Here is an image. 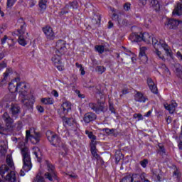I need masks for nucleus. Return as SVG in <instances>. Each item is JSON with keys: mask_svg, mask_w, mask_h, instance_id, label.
Segmentation results:
<instances>
[{"mask_svg": "<svg viewBox=\"0 0 182 182\" xmlns=\"http://www.w3.org/2000/svg\"><path fill=\"white\" fill-rule=\"evenodd\" d=\"M129 39L132 42H141V33H133L129 36Z\"/></svg>", "mask_w": 182, "mask_h": 182, "instance_id": "6ab92c4d", "label": "nucleus"}, {"mask_svg": "<svg viewBox=\"0 0 182 182\" xmlns=\"http://www.w3.org/2000/svg\"><path fill=\"white\" fill-rule=\"evenodd\" d=\"M33 182H46V171L40 169Z\"/></svg>", "mask_w": 182, "mask_h": 182, "instance_id": "9b49d317", "label": "nucleus"}, {"mask_svg": "<svg viewBox=\"0 0 182 182\" xmlns=\"http://www.w3.org/2000/svg\"><path fill=\"white\" fill-rule=\"evenodd\" d=\"M9 90L11 93L19 92L18 100L26 106V107H32L35 103V97L29 90V85L25 82H21L19 77L12 80L9 84Z\"/></svg>", "mask_w": 182, "mask_h": 182, "instance_id": "f257e3e1", "label": "nucleus"}, {"mask_svg": "<svg viewBox=\"0 0 182 182\" xmlns=\"http://www.w3.org/2000/svg\"><path fill=\"white\" fill-rule=\"evenodd\" d=\"M80 72H81V75H85L86 72L85 71V68H83V67H82L80 69Z\"/></svg>", "mask_w": 182, "mask_h": 182, "instance_id": "338daca9", "label": "nucleus"}, {"mask_svg": "<svg viewBox=\"0 0 182 182\" xmlns=\"http://www.w3.org/2000/svg\"><path fill=\"white\" fill-rule=\"evenodd\" d=\"M139 58L141 60V62H142V63H147V55H139Z\"/></svg>", "mask_w": 182, "mask_h": 182, "instance_id": "49530a36", "label": "nucleus"}, {"mask_svg": "<svg viewBox=\"0 0 182 182\" xmlns=\"http://www.w3.org/2000/svg\"><path fill=\"white\" fill-rule=\"evenodd\" d=\"M75 92H76L77 95H78L79 97H81L82 99H83L85 97V95H80V91L76 90Z\"/></svg>", "mask_w": 182, "mask_h": 182, "instance_id": "680f3d73", "label": "nucleus"}, {"mask_svg": "<svg viewBox=\"0 0 182 182\" xmlns=\"http://www.w3.org/2000/svg\"><path fill=\"white\" fill-rule=\"evenodd\" d=\"M46 164L48 171L46 175V178H48L49 181H53V180H56V172H55V166H53V165L48 161Z\"/></svg>", "mask_w": 182, "mask_h": 182, "instance_id": "423d86ee", "label": "nucleus"}, {"mask_svg": "<svg viewBox=\"0 0 182 182\" xmlns=\"http://www.w3.org/2000/svg\"><path fill=\"white\" fill-rule=\"evenodd\" d=\"M150 5L155 11L160 9V0H150Z\"/></svg>", "mask_w": 182, "mask_h": 182, "instance_id": "b1692460", "label": "nucleus"}, {"mask_svg": "<svg viewBox=\"0 0 182 182\" xmlns=\"http://www.w3.org/2000/svg\"><path fill=\"white\" fill-rule=\"evenodd\" d=\"M146 83L152 93H154L155 95H157L158 90H157V85L154 83V81H153V79L149 77L146 80Z\"/></svg>", "mask_w": 182, "mask_h": 182, "instance_id": "4468645a", "label": "nucleus"}, {"mask_svg": "<svg viewBox=\"0 0 182 182\" xmlns=\"http://www.w3.org/2000/svg\"><path fill=\"white\" fill-rule=\"evenodd\" d=\"M2 117L7 127V130H11V129H12V123H14V119L11 118L8 112H4Z\"/></svg>", "mask_w": 182, "mask_h": 182, "instance_id": "9d476101", "label": "nucleus"}, {"mask_svg": "<svg viewBox=\"0 0 182 182\" xmlns=\"http://www.w3.org/2000/svg\"><path fill=\"white\" fill-rule=\"evenodd\" d=\"M160 174H161V171L159 169L154 171L153 172V177L156 178L158 181H160Z\"/></svg>", "mask_w": 182, "mask_h": 182, "instance_id": "473e14b6", "label": "nucleus"}, {"mask_svg": "<svg viewBox=\"0 0 182 182\" xmlns=\"http://www.w3.org/2000/svg\"><path fill=\"white\" fill-rule=\"evenodd\" d=\"M85 134H87L88 136L89 139L92 140V141H95V140H96V136H95L93 134V132H89L88 130H86L85 131Z\"/></svg>", "mask_w": 182, "mask_h": 182, "instance_id": "c9c22d12", "label": "nucleus"}, {"mask_svg": "<svg viewBox=\"0 0 182 182\" xmlns=\"http://www.w3.org/2000/svg\"><path fill=\"white\" fill-rule=\"evenodd\" d=\"M171 117H168L167 119H166V123L167 124H170V123H171Z\"/></svg>", "mask_w": 182, "mask_h": 182, "instance_id": "e2e57ef3", "label": "nucleus"}, {"mask_svg": "<svg viewBox=\"0 0 182 182\" xmlns=\"http://www.w3.org/2000/svg\"><path fill=\"white\" fill-rule=\"evenodd\" d=\"M141 41L146 42V43H150L151 42V35L149 33H141Z\"/></svg>", "mask_w": 182, "mask_h": 182, "instance_id": "412c9836", "label": "nucleus"}, {"mask_svg": "<svg viewBox=\"0 0 182 182\" xmlns=\"http://www.w3.org/2000/svg\"><path fill=\"white\" fill-rule=\"evenodd\" d=\"M96 72H98L100 75H102L106 72V68H105V66L99 65L96 68Z\"/></svg>", "mask_w": 182, "mask_h": 182, "instance_id": "f704fd0d", "label": "nucleus"}, {"mask_svg": "<svg viewBox=\"0 0 182 182\" xmlns=\"http://www.w3.org/2000/svg\"><path fill=\"white\" fill-rule=\"evenodd\" d=\"M91 154L95 159H99V154H97V151H96V146H94L91 147Z\"/></svg>", "mask_w": 182, "mask_h": 182, "instance_id": "e433bc0d", "label": "nucleus"}, {"mask_svg": "<svg viewBox=\"0 0 182 182\" xmlns=\"http://www.w3.org/2000/svg\"><path fill=\"white\" fill-rule=\"evenodd\" d=\"M151 41H152V43H153L155 49L157 48V46H159V44L160 45V42H159L157 41V39H156V38H154L151 37Z\"/></svg>", "mask_w": 182, "mask_h": 182, "instance_id": "de8ad7c7", "label": "nucleus"}, {"mask_svg": "<svg viewBox=\"0 0 182 182\" xmlns=\"http://www.w3.org/2000/svg\"><path fill=\"white\" fill-rule=\"evenodd\" d=\"M155 53L157 55V56L159 58V59H161L162 60H164V56L161 55V52L159 50V48H155Z\"/></svg>", "mask_w": 182, "mask_h": 182, "instance_id": "37998d69", "label": "nucleus"}, {"mask_svg": "<svg viewBox=\"0 0 182 182\" xmlns=\"http://www.w3.org/2000/svg\"><path fill=\"white\" fill-rule=\"evenodd\" d=\"M7 66L8 63L5 60L0 62V71L4 70Z\"/></svg>", "mask_w": 182, "mask_h": 182, "instance_id": "79ce46f5", "label": "nucleus"}, {"mask_svg": "<svg viewBox=\"0 0 182 182\" xmlns=\"http://www.w3.org/2000/svg\"><path fill=\"white\" fill-rule=\"evenodd\" d=\"M31 136H32V135H31V131L30 130H27L26 132V138L27 140H29L31 139Z\"/></svg>", "mask_w": 182, "mask_h": 182, "instance_id": "6e6d98bb", "label": "nucleus"}, {"mask_svg": "<svg viewBox=\"0 0 182 182\" xmlns=\"http://www.w3.org/2000/svg\"><path fill=\"white\" fill-rule=\"evenodd\" d=\"M12 73V68H7L6 71L3 73V79L0 82V87L6 85V81L8 80V76Z\"/></svg>", "mask_w": 182, "mask_h": 182, "instance_id": "dca6fc26", "label": "nucleus"}, {"mask_svg": "<svg viewBox=\"0 0 182 182\" xmlns=\"http://www.w3.org/2000/svg\"><path fill=\"white\" fill-rule=\"evenodd\" d=\"M140 4H141V5H146V4H147V1L146 0H139Z\"/></svg>", "mask_w": 182, "mask_h": 182, "instance_id": "774afa93", "label": "nucleus"}, {"mask_svg": "<svg viewBox=\"0 0 182 182\" xmlns=\"http://www.w3.org/2000/svg\"><path fill=\"white\" fill-rule=\"evenodd\" d=\"M135 102H139V103H146L147 100V97L144 96L143 93L138 92L134 95Z\"/></svg>", "mask_w": 182, "mask_h": 182, "instance_id": "f3484780", "label": "nucleus"}, {"mask_svg": "<svg viewBox=\"0 0 182 182\" xmlns=\"http://www.w3.org/2000/svg\"><path fill=\"white\" fill-rule=\"evenodd\" d=\"M132 4L130 3H126L124 4V11H130V6Z\"/></svg>", "mask_w": 182, "mask_h": 182, "instance_id": "864d4df0", "label": "nucleus"}, {"mask_svg": "<svg viewBox=\"0 0 182 182\" xmlns=\"http://www.w3.org/2000/svg\"><path fill=\"white\" fill-rule=\"evenodd\" d=\"M120 182H132L131 176H128L124 177Z\"/></svg>", "mask_w": 182, "mask_h": 182, "instance_id": "09e8293b", "label": "nucleus"}, {"mask_svg": "<svg viewBox=\"0 0 182 182\" xmlns=\"http://www.w3.org/2000/svg\"><path fill=\"white\" fill-rule=\"evenodd\" d=\"M173 14L178 15V16L182 14V4L181 3L177 4L173 11Z\"/></svg>", "mask_w": 182, "mask_h": 182, "instance_id": "393cba45", "label": "nucleus"}, {"mask_svg": "<svg viewBox=\"0 0 182 182\" xmlns=\"http://www.w3.org/2000/svg\"><path fill=\"white\" fill-rule=\"evenodd\" d=\"M164 107L166 110H168L169 113L173 114L176 112V108L177 107V102L176 101H171L170 104L164 103Z\"/></svg>", "mask_w": 182, "mask_h": 182, "instance_id": "f8f14e48", "label": "nucleus"}, {"mask_svg": "<svg viewBox=\"0 0 182 182\" xmlns=\"http://www.w3.org/2000/svg\"><path fill=\"white\" fill-rule=\"evenodd\" d=\"M6 153V145H5V142L0 141V154L4 155Z\"/></svg>", "mask_w": 182, "mask_h": 182, "instance_id": "2f4dec72", "label": "nucleus"}, {"mask_svg": "<svg viewBox=\"0 0 182 182\" xmlns=\"http://www.w3.org/2000/svg\"><path fill=\"white\" fill-rule=\"evenodd\" d=\"M97 112L99 113V112H105V110H107V108H106V107L105 106V103L104 102H101L99 104H97Z\"/></svg>", "mask_w": 182, "mask_h": 182, "instance_id": "c756f323", "label": "nucleus"}, {"mask_svg": "<svg viewBox=\"0 0 182 182\" xmlns=\"http://www.w3.org/2000/svg\"><path fill=\"white\" fill-rule=\"evenodd\" d=\"M47 105H53V98L49 97L47 99Z\"/></svg>", "mask_w": 182, "mask_h": 182, "instance_id": "13d9d810", "label": "nucleus"}, {"mask_svg": "<svg viewBox=\"0 0 182 182\" xmlns=\"http://www.w3.org/2000/svg\"><path fill=\"white\" fill-rule=\"evenodd\" d=\"M134 119H137V120H143V115H141V114H134Z\"/></svg>", "mask_w": 182, "mask_h": 182, "instance_id": "8fccbe9b", "label": "nucleus"}, {"mask_svg": "<svg viewBox=\"0 0 182 182\" xmlns=\"http://www.w3.org/2000/svg\"><path fill=\"white\" fill-rule=\"evenodd\" d=\"M146 50H147V48H146V47H141V48H140V51H139V56L146 55Z\"/></svg>", "mask_w": 182, "mask_h": 182, "instance_id": "c03bdc74", "label": "nucleus"}, {"mask_svg": "<svg viewBox=\"0 0 182 182\" xmlns=\"http://www.w3.org/2000/svg\"><path fill=\"white\" fill-rule=\"evenodd\" d=\"M38 5L42 11H45L46 9V0H41Z\"/></svg>", "mask_w": 182, "mask_h": 182, "instance_id": "58836bf2", "label": "nucleus"}, {"mask_svg": "<svg viewBox=\"0 0 182 182\" xmlns=\"http://www.w3.org/2000/svg\"><path fill=\"white\" fill-rule=\"evenodd\" d=\"M36 108H37V110H38V112H40V113H43V110H44L43 107L38 105L36 107Z\"/></svg>", "mask_w": 182, "mask_h": 182, "instance_id": "bf43d9fd", "label": "nucleus"}, {"mask_svg": "<svg viewBox=\"0 0 182 182\" xmlns=\"http://www.w3.org/2000/svg\"><path fill=\"white\" fill-rule=\"evenodd\" d=\"M182 23L181 21H178L174 18H169L167 20L165 23L166 26H167L168 29H176L177 26Z\"/></svg>", "mask_w": 182, "mask_h": 182, "instance_id": "1a4fd4ad", "label": "nucleus"}, {"mask_svg": "<svg viewBox=\"0 0 182 182\" xmlns=\"http://www.w3.org/2000/svg\"><path fill=\"white\" fill-rule=\"evenodd\" d=\"M6 164H3L0 166V176L4 178L6 182H16V173L15 172V164L12 159V156L7 155L6 159Z\"/></svg>", "mask_w": 182, "mask_h": 182, "instance_id": "f03ea898", "label": "nucleus"}, {"mask_svg": "<svg viewBox=\"0 0 182 182\" xmlns=\"http://www.w3.org/2000/svg\"><path fill=\"white\" fill-rule=\"evenodd\" d=\"M4 98L6 100V102H14V100L16 99V95H15V92H11Z\"/></svg>", "mask_w": 182, "mask_h": 182, "instance_id": "c85d7f7f", "label": "nucleus"}, {"mask_svg": "<svg viewBox=\"0 0 182 182\" xmlns=\"http://www.w3.org/2000/svg\"><path fill=\"white\" fill-rule=\"evenodd\" d=\"M173 176H176L177 178H180V176H181V173L178 170H176L173 172Z\"/></svg>", "mask_w": 182, "mask_h": 182, "instance_id": "4d7b16f0", "label": "nucleus"}, {"mask_svg": "<svg viewBox=\"0 0 182 182\" xmlns=\"http://www.w3.org/2000/svg\"><path fill=\"white\" fill-rule=\"evenodd\" d=\"M29 140L33 144H37L41 140V133H36V135L31 136Z\"/></svg>", "mask_w": 182, "mask_h": 182, "instance_id": "5701e85b", "label": "nucleus"}, {"mask_svg": "<svg viewBox=\"0 0 182 182\" xmlns=\"http://www.w3.org/2000/svg\"><path fill=\"white\" fill-rule=\"evenodd\" d=\"M95 50H97L98 53H103V52H105V46H102V45L96 46Z\"/></svg>", "mask_w": 182, "mask_h": 182, "instance_id": "4c0bfd02", "label": "nucleus"}, {"mask_svg": "<svg viewBox=\"0 0 182 182\" xmlns=\"http://www.w3.org/2000/svg\"><path fill=\"white\" fill-rule=\"evenodd\" d=\"M101 21H102V17L100 16V15H96L92 19V23H93V25H96V26H99V25H100Z\"/></svg>", "mask_w": 182, "mask_h": 182, "instance_id": "cd10ccee", "label": "nucleus"}, {"mask_svg": "<svg viewBox=\"0 0 182 182\" xmlns=\"http://www.w3.org/2000/svg\"><path fill=\"white\" fill-rule=\"evenodd\" d=\"M55 39V33L50 27H47L46 28V40L53 41Z\"/></svg>", "mask_w": 182, "mask_h": 182, "instance_id": "aec40b11", "label": "nucleus"}, {"mask_svg": "<svg viewBox=\"0 0 182 182\" xmlns=\"http://www.w3.org/2000/svg\"><path fill=\"white\" fill-rule=\"evenodd\" d=\"M97 117L96 114L93 112H88L84 115L83 120L85 123H90V122L96 120Z\"/></svg>", "mask_w": 182, "mask_h": 182, "instance_id": "2eb2a0df", "label": "nucleus"}, {"mask_svg": "<svg viewBox=\"0 0 182 182\" xmlns=\"http://www.w3.org/2000/svg\"><path fill=\"white\" fill-rule=\"evenodd\" d=\"M160 44H158L157 48H163L164 49L167 56H170L171 58V50L170 49V47L166 43H163V41H159Z\"/></svg>", "mask_w": 182, "mask_h": 182, "instance_id": "a211bd4d", "label": "nucleus"}, {"mask_svg": "<svg viewBox=\"0 0 182 182\" xmlns=\"http://www.w3.org/2000/svg\"><path fill=\"white\" fill-rule=\"evenodd\" d=\"M52 95H53V96L55 97H58L59 96V94L58 93V91H56V90H53L52 91Z\"/></svg>", "mask_w": 182, "mask_h": 182, "instance_id": "052dcab7", "label": "nucleus"}, {"mask_svg": "<svg viewBox=\"0 0 182 182\" xmlns=\"http://www.w3.org/2000/svg\"><path fill=\"white\" fill-rule=\"evenodd\" d=\"M77 1H73L72 2H70L68 4H67L65 6L66 8H68V9H69V8H73V9H77Z\"/></svg>", "mask_w": 182, "mask_h": 182, "instance_id": "7c9ffc66", "label": "nucleus"}, {"mask_svg": "<svg viewBox=\"0 0 182 182\" xmlns=\"http://www.w3.org/2000/svg\"><path fill=\"white\" fill-rule=\"evenodd\" d=\"M18 23L21 24L20 28L16 31V35L18 36V42L21 46H26V45H28V37L29 36V33H28L25 35L26 24L22 18L18 19Z\"/></svg>", "mask_w": 182, "mask_h": 182, "instance_id": "7ed1b4c3", "label": "nucleus"}, {"mask_svg": "<svg viewBox=\"0 0 182 182\" xmlns=\"http://www.w3.org/2000/svg\"><path fill=\"white\" fill-rule=\"evenodd\" d=\"M140 175L135 173L131 176V182H140Z\"/></svg>", "mask_w": 182, "mask_h": 182, "instance_id": "72a5a7b5", "label": "nucleus"}, {"mask_svg": "<svg viewBox=\"0 0 182 182\" xmlns=\"http://www.w3.org/2000/svg\"><path fill=\"white\" fill-rule=\"evenodd\" d=\"M71 106H70V102H63L61 108H60V112H62L61 116L63 117V116H66L68 113H69V110H70Z\"/></svg>", "mask_w": 182, "mask_h": 182, "instance_id": "ddd939ff", "label": "nucleus"}, {"mask_svg": "<svg viewBox=\"0 0 182 182\" xmlns=\"http://www.w3.org/2000/svg\"><path fill=\"white\" fill-rule=\"evenodd\" d=\"M89 107L96 113H97V104L91 102L89 104Z\"/></svg>", "mask_w": 182, "mask_h": 182, "instance_id": "ea45409f", "label": "nucleus"}, {"mask_svg": "<svg viewBox=\"0 0 182 182\" xmlns=\"http://www.w3.org/2000/svg\"><path fill=\"white\" fill-rule=\"evenodd\" d=\"M6 41H10L9 37L4 36V37L1 39V45H5L6 43Z\"/></svg>", "mask_w": 182, "mask_h": 182, "instance_id": "5fc2aeb1", "label": "nucleus"}, {"mask_svg": "<svg viewBox=\"0 0 182 182\" xmlns=\"http://www.w3.org/2000/svg\"><path fill=\"white\" fill-rule=\"evenodd\" d=\"M140 164L141 167H143L144 168H146V167H147V164H149V160L144 159L143 161H140Z\"/></svg>", "mask_w": 182, "mask_h": 182, "instance_id": "a18cd8bd", "label": "nucleus"}, {"mask_svg": "<svg viewBox=\"0 0 182 182\" xmlns=\"http://www.w3.org/2000/svg\"><path fill=\"white\" fill-rule=\"evenodd\" d=\"M51 60L53 63H54L55 66L57 68L58 70L62 72V70H65V67L63 66V63H62V58H60V55L57 53V55H54Z\"/></svg>", "mask_w": 182, "mask_h": 182, "instance_id": "0eeeda50", "label": "nucleus"}, {"mask_svg": "<svg viewBox=\"0 0 182 182\" xmlns=\"http://www.w3.org/2000/svg\"><path fill=\"white\" fill-rule=\"evenodd\" d=\"M56 53H60V55H63L68 48H66V41L63 40H58L55 44Z\"/></svg>", "mask_w": 182, "mask_h": 182, "instance_id": "6e6552de", "label": "nucleus"}, {"mask_svg": "<svg viewBox=\"0 0 182 182\" xmlns=\"http://www.w3.org/2000/svg\"><path fill=\"white\" fill-rule=\"evenodd\" d=\"M139 180L140 182H144V180H147L146 178V173H143L141 175H139Z\"/></svg>", "mask_w": 182, "mask_h": 182, "instance_id": "603ef678", "label": "nucleus"}, {"mask_svg": "<svg viewBox=\"0 0 182 182\" xmlns=\"http://www.w3.org/2000/svg\"><path fill=\"white\" fill-rule=\"evenodd\" d=\"M107 134H113V132H114V129H109V128H105L104 129Z\"/></svg>", "mask_w": 182, "mask_h": 182, "instance_id": "3c124183", "label": "nucleus"}, {"mask_svg": "<svg viewBox=\"0 0 182 182\" xmlns=\"http://www.w3.org/2000/svg\"><path fill=\"white\" fill-rule=\"evenodd\" d=\"M21 156L23 158V170L26 173L32 170V161L31 159V152L28 147L21 149Z\"/></svg>", "mask_w": 182, "mask_h": 182, "instance_id": "20e7f679", "label": "nucleus"}, {"mask_svg": "<svg viewBox=\"0 0 182 182\" xmlns=\"http://www.w3.org/2000/svg\"><path fill=\"white\" fill-rule=\"evenodd\" d=\"M33 154H34L36 159H37L38 162H41V150L39 148L35 146L33 148Z\"/></svg>", "mask_w": 182, "mask_h": 182, "instance_id": "a878e982", "label": "nucleus"}, {"mask_svg": "<svg viewBox=\"0 0 182 182\" xmlns=\"http://www.w3.org/2000/svg\"><path fill=\"white\" fill-rule=\"evenodd\" d=\"M69 177H70L71 178H77V175L73 173V174H70L68 175Z\"/></svg>", "mask_w": 182, "mask_h": 182, "instance_id": "0e129e2a", "label": "nucleus"}, {"mask_svg": "<svg viewBox=\"0 0 182 182\" xmlns=\"http://www.w3.org/2000/svg\"><path fill=\"white\" fill-rule=\"evenodd\" d=\"M63 122L68 126H77V122L75 118H64Z\"/></svg>", "mask_w": 182, "mask_h": 182, "instance_id": "4be33fe9", "label": "nucleus"}, {"mask_svg": "<svg viewBox=\"0 0 182 182\" xmlns=\"http://www.w3.org/2000/svg\"><path fill=\"white\" fill-rule=\"evenodd\" d=\"M11 112L13 114V116H15V114H18L20 112L19 106L16 104H12L11 107Z\"/></svg>", "mask_w": 182, "mask_h": 182, "instance_id": "bb28decb", "label": "nucleus"}, {"mask_svg": "<svg viewBox=\"0 0 182 182\" xmlns=\"http://www.w3.org/2000/svg\"><path fill=\"white\" fill-rule=\"evenodd\" d=\"M161 68L164 69L165 72H169L168 68L164 64L161 65Z\"/></svg>", "mask_w": 182, "mask_h": 182, "instance_id": "69168bd1", "label": "nucleus"}, {"mask_svg": "<svg viewBox=\"0 0 182 182\" xmlns=\"http://www.w3.org/2000/svg\"><path fill=\"white\" fill-rule=\"evenodd\" d=\"M47 138L53 146H60V139L50 131H47Z\"/></svg>", "mask_w": 182, "mask_h": 182, "instance_id": "39448f33", "label": "nucleus"}, {"mask_svg": "<svg viewBox=\"0 0 182 182\" xmlns=\"http://www.w3.org/2000/svg\"><path fill=\"white\" fill-rule=\"evenodd\" d=\"M17 0H7V8H12L13 5H15Z\"/></svg>", "mask_w": 182, "mask_h": 182, "instance_id": "a19ab883", "label": "nucleus"}]
</instances>
